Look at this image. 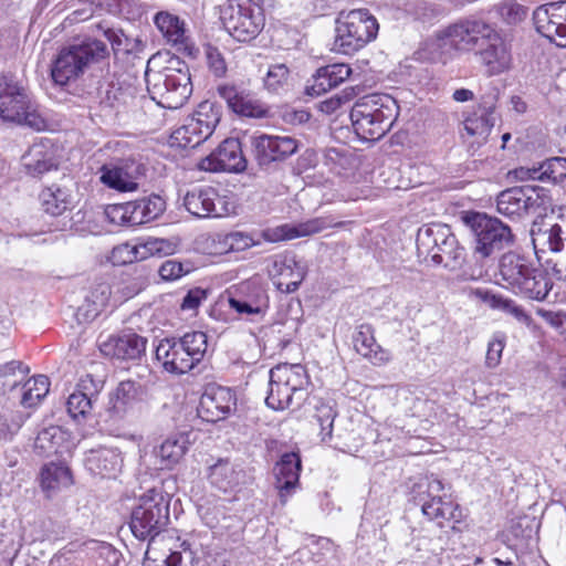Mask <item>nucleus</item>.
<instances>
[{"mask_svg":"<svg viewBox=\"0 0 566 566\" xmlns=\"http://www.w3.org/2000/svg\"><path fill=\"white\" fill-rule=\"evenodd\" d=\"M189 446L188 433H175L169 436L157 449L154 454L157 459L159 469H171L185 455Z\"/></svg>","mask_w":566,"mask_h":566,"instance_id":"e433bc0d","label":"nucleus"},{"mask_svg":"<svg viewBox=\"0 0 566 566\" xmlns=\"http://www.w3.org/2000/svg\"><path fill=\"white\" fill-rule=\"evenodd\" d=\"M497 102V91L493 88L481 96L476 108L463 118V130L475 138L478 144L486 142L492 128L495 125L494 109Z\"/></svg>","mask_w":566,"mask_h":566,"instance_id":"412c9836","label":"nucleus"},{"mask_svg":"<svg viewBox=\"0 0 566 566\" xmlns=\"http://www.w3.org/2000/svg\"><path fill=\"white\" fill-rule=\"evenodd\" d=\"M221 21L228 33L239 42L255 39L264 28V15L252 0H228L221 8Z\"/></svg>","mask_w":566,"mask_h":566,"instance_id":"9b49d317","label":"nucleus"},{"mask_svg":"<svg viewBox=\"0 0 566 566\" xmlns=\"http://www.w3.org/2000/svg\"><path fill=\"white\" fill-rule=\"evenodd\" d=\"M397 114L398 105L392 97L369 95L353 106L350 120L360 139L375 142L390 130Z\"/></svg>","mask_w":566,"mask_h":566,"instance_id":"7ed1b4c3","label":"nucleus"},{"mask_svg":"<svg viewBox=\"0 0 566 566\" xmlns=\"http://www.w3.org/2000/svg\"><path fill=\"white\" fill-rule=\"evenodd\" d=\"M50 391V379L36 375L22 381L20 403L24 408L38 406Z\"/></svg>","mask_w":566,"mask_h":566,"instance_id":"a18cd8bd","label":"nucleus"},{"mask_svg":"<svg viewBox=\"0 0 566 566\" xmlns=\"http://www.w3.org/2000/svg\"><path fill=\"white\" fill-rule=\"evenodd\" d=\"M169 496L161 489L153 488L140 495L130 515L133 535L139 541L156 542L169 524Z\"/></svg>","mask_w":566,"mask_h":566,"instance_id":"423d86ee","label":"nucleus"},{"mask_svg":"<svg viewBox=\"0 0 566 566\" xmlns=\"http://www.w3.org/2000/svg\"><path fill=\"white\" fill-rule=\"evenodd\" d=\"M29 373V366L21 360L0 364V395L13 391L22 384Z\"/></svg>","mask_w":566,"mask_h":566,"instance_id":"de8ad7c7","label":"nucleus"},{"mask_svg":"<svg viewBox=\"0 0 566 566\" xmlns=\"http://www.w3.org/2000/svg\"><path fill=\"white\" fill-rule=\"evenodd\" d=\"M520 177L551 180L554 184L563 182L566 179V158L553 157L544 161L538 168L534 169H521Z\"/></svg>","mask_w":566,"mask_h":566,"instance_id":"58836bf2","label":"nucleus"},{"mask_svg":"<svg viewBox=\"0 0 566 566\" xmlns=\"http://www.w3.org/2000/svg\"><path fill=\"white\" fill-rule=\"evenodd\" d=\"M123 459L120 452L113 448L90 450L85 458L86 468L95 475L115 476L120 470Z\"/></svg>","mask_w":566,"mask_h":566,"instance_id":"f704fd0d","label":"nucleus"},{"mask_svg":"<svg viewBox=\"0 0 566 566\" xmlns=\"http://www.w3.org/2000/svg\"><path fill=\"white\" fill-rule=\"evenodd\" d=\"M505 338L503 333H495L490 339L485 356V365L488 368H495L500 365L505 347Z\"/></svg>","mask_w":566,"mask_h":566,"instance_id":"69168bd1","label":"nucleus"},{"mask_svg":"<svg viewBox=\"0 0 566 566\" xmlns=\"http://www.w3.org/2000/svg\"><path fill=\"white\" fill-rule=\"evenodd\" d=\"M180 67H167L160 72H146L147 91L158 105L177 109L192 94V83L189 69L178 62Z\"/></svg>","mask_w":566,"mask_h":566,"instance_id":"1a4fd4ad","label":"nucleus"},{"mask_svg":"<svg viewBox=\"0 0 566 566\" xmlns=\"http://www.w3.org/2000/svg\"><path fill=\"white\" fill-rule=\"evenodd\" d=\"M20 113L19 118H13L11 122L25 125L35 130H43L46 127L45 119L36 111L30 98L27 101V107Z\"/></svg>","mask_w":566,"mask_h":566,"instance_id":"0e129e2a","label":"nucleus"},{"mask_svg":"<svg viewBox=\"0 0 566 566\" xmlns=\"http://www.w3.org/2000/svg\"><path fill=\"white\" fill-rule=\"evenodd\" d=\"M139 244V255H142L143 260H146L151 256H165L172 254L176 250L175 243L170 240L148 237L145 239H137Z\"/></svg>","mask_w":566,"mask_h":566,"instance_id":"603ef678","label":"nucleus"},{"mask_svg":"<svg viewBox=\"0 0 566 566\" xmlns=\"http://www.w3.org/2000/svg\"><path fill=\"white\" fill-rule=\"evenodd\" d=\"M530 233L535 254L539 261L543 260L546 253L558 256L566 252V218L563 216L534 221Z\"/></svg>","mask_w":566,"mask_h":566,"instance_id":"2eb2a0df","label":"nucleus"},{"mask_svg":"<svg viewBox=\"0 0 566 566\" xmlns=\"http://www.w3.org/2000/svg\"><path fill=\"white\" fill-rule=\"evenodd\" d=\"M73 447L71 432L53 424L42 428L34 441L35 452L44 457L70 453Z\"/></svg>","mask_w":566,"mask_h":566,"instance_id":"2f4dec72","label":"nucleus"},{"mask_svg":"<svg viewBox=\"0 0 566 566\" xmlns=\"http://www.w3.org/2000/svg\"><path fill=\"white\" fill-rule=\"evenodd\" d=\"M205 138L200 133L190 124V119L187 117L181 126L176 128L169 138V143L172 147L178 148H195L202 144Z\"/></svg>","mask_w":566,"mask_h":566,"instance_id":"3c124183","label":"nucleus"},{"mask_svg":"<svg viewBox=\"0 0 566 566\" xmlns=\"http://www.w3.org/2000/svg\"><path fill=\"white\" fill-rule=\"evenodd\" d=\"M135 209L133 201L111 205L106 207L105 216L115 226L134 227L138 226L134 218Z\"/></svg>","mask_w":566,"mask_h":566,"instance_id":"864d4df0","label":"nucleus"},{"mask_svg":"<svg viewBox=\"0 0 566 566\" xmlns=\"http://www.w3.org/2000/svg\"><path fill=\"white\" fill-rule=\"evenodd\" d=\"M352 342L355 352L374 366H384L391 360L390 352L377 343L375 328L368 323H363L356 327Z\"/></svg>","mask_w":566,"mask_h":566,"instance_id":"c85d7f7f","label":"nucleus"},{"mask_svg":"<svg viewBox=\"0 0 566 566\" xmlns=\"http://www.w3.org/2000/svg\"><path fill=\"white\" fill-rule=\"evenodd\" d=\"M104 387V379L94 377L92 374L82 376L76 385V391L95 400Z\"/></svg>","mask_w":566,"mask_h":566,"instance_id":"338daca9","label":"nucleus"},{"mask_svg":"<svg viewBox=\"0 0 566 566\" xmlns=\"http://www.w3.org/2000/svg\"><path fill=\"white\" fill-rule=\"evenodd\" d=\"M501 284L516 295L543 301L553 287L547 274L516 253L503 254L499 264Z\"/></svg>","mask_w":566,"mask_h":566,"instance_id":"f03ea898","label":"nucleus"},{"mask_svg":"<svg viewBox=\"0 0 566 566\" xmlns=\"http://www.w3.org/2000/svg\"><path fill=\"white\" fill-rule=\"evenodd\" d=\"M472 238V252L476 261L495 259L503 250L512 247L515 235L511 227L485 212L467 211L461 216Z\"/></svg>","mask_w":566,"mask_h":566,"instance_id":"f257e3e1","label":"nucleus"},{"mask_svg":"<svg viewBox=\"0 0 566 566\" xmlns=\"http://www.w3.org/2000/svg\"><path fill=\"white\" fill-rule=\"evenodd\" d=\"M443 484L438 479H427L419 482L412 490V501L421 509L422 514L442 527L444 521H458V505L444 501L441 496Z\"/></svg>","mask_w":566,"mask_h":566,"instance_id":"ddd939ff","label":"nucleus"},{"mask_svg":"<svg viewBox=\"0 0 566 566\" xmlns=\"http://www.w3.org/2000/svg\"><path fill=\"white\" fill-rule=\"evenodd\" d=\"M266 271L275 287L285 294L295 292L306 274L304 266L292 252L270 256Z\"/></svg>","mask_w":566,"mask_h":566,"instance_id":"6ab92c4d","label":"nucleus"},{"mask_svg":"<svg viewBox=\"0 0 566 566\" xmlns=\"http://www.w3.org/2000/svg\"><path fill=\"white\" fill-rule=\"evenodd\" d=\"M41 486L44 491L55 492L73 483L72 473L69 467L62 462H50L41 470Z\"/></svg>","mask_w":566,"mask_h":566,"instance_id":"a19ab883","label":"nucleus"},{"mask_svg":"<svg viewBox=\"0 0 566 566\" xmlns=\"http://www.w3.org/2000/svg\"><path fill=\"white\" fill-rule=\"evenodd\" d=\"M221 114V106L216 102L207 99L201 102L188 118L190 119V124L193 125L205 140H207L219 124Z\"/></svg>","mask_w":566,"mask_h":566,"instance_id":"4c0bfd02","label":"nucleus"},{"mask_svg":"<svg viewBox=\"0 0 566 566\" xmlns=\"http://www.w3.org/2000/svg\"><path fill=\"white\" fill-rule=\"evenodd\" d=\"M379 30L377 19L366 9L340 12L336 19L333 51L352 55L376 39Z\"/></svg>","mask_w":566,"mask_h":566,"instance_id":"6e6552de","label":"nucleus"},{"mask_svg":"<svg viewBox=\"0 0 566 566\" xmlns=\"http://www.w3.org/2000/svg\"><path fill=\"white\" fill-rule=\"evenodd\" d=\"M353 88H346L339 94H335L318 104V109L326 114L332 115L339 109L345 103H348L353 98Z\"/></svg>","mask_w":566,"mask_h":566,"instance_id":"774afa93","label":"nucleus"},{"mask_svg":"<svg viewBox=\"0 0 566 566\" xmlns=\"http://www.w3.org/2000/svg\"><path fill=\"white\" fill-rule=\"evenodd\" d=\"M146 387L140 381L126 379L109 394L106 412L114 422L135 417L146 397Z\"/></svg>","mask_w":566,"mask_h":566,"instance_id":"dca6fc26","label":"nucleus"},{"mask_svg":"<svg viewBox=\"0 0 566 566\" xmlns=\"http://www.w3.org/2000/svg\"><path fill=\"white\" fill-rule=\"evenodd\" d=\"M290 76L289 67L283 63L273 64L269 67L264 78V86L272 93L280 92L287 83Z\"/></svg>","mask_w":566,"mask_h":566,"instance_id":"052dcab7","label":"nucleus"},{"mask_svg":"<svg viewBox=\"0 0 566 566\" xmlns=\"http://www.w3.org/2000/svg\"><path fill=\"white\" fill-rule=\"evenodd\" d=\"M217 91L229 108L238 115L252 118H263L268 115L265 105L244 90L224 84L219 85Z\"/></svg>","mask_w":566,"mask_h":566,"instance_id":"cd10ccee","label":"nucleus"},{"mask_svg":"<svg viewBox=\"0 0 566 566\" xmlns=\"http://www.w3.org/2000/svg\"><path fill=\"white\" fill-rule=\"evenodd\" d=\"M533 21L538 33L566 48V1L539 6L533 12Z\"/></svg>","mask_w":566,"mask_h":566,"instance_id":"aec40b11","label":"nucleus"},{"mask_svg":"<svg viewBox=\"0 0 566 566\" xmlns=\"http://www.w3.org/2000/svg\"><path fill=\"white\" fill-rule=\"evenodd\" d=\"M21 164L25 174L31 177H41L45 172L56 169L57 161L51 140L34 143L22 156Z\"/></svg>","mask_w":566,"mask_h":566,"instance_id":"7c9ffc66","label":"nucleus"},{"mask_svg":"<svg viewBox=\"0 0 566 566\" xmlns=\"http://www.w3.org/2000/svg\"><path fill=\"white\" fill-rule=\"evenodd\" d=\"M241 471L235 470L229 460H219L209 469V480L220 491L228 492L239 485Z\"/></svg>","mask_w":566,"mask_h":566,"instance_id":"37998d69","label":"nucleus"},{"mask_svg":"<svg viewBox=\"0 0 566 566\" xmlns=\"http://www.w3.org/2000/svg\"><path fill=\"white\" fill-rule=\"evenodd\" d=\"M154 23L168 42L186 45L185 23L177 15L160 11L155 15Z\"/></svg>","mask_w":566,"mask_h":566,"instance_id":"c03bdc74","label":"nucleus"},{"mask_svg":"<svg viewBox=\"0 0 566 566\" xmlns=\"http://www.w3.org/2000/svg\"><path fill=\"white\" fill-rule=\"evenodd\" d=\"M250 145L258 165L264 168L286 160L298 149V140L294 137L268 134L251 136Z\"/></svg>","mask_w":566,"mask_h":566,"instance_id":"a211bd4d","label":"nucleus"},{"mask_svg":"<svg viewBox=\"0 0 566 566\" xmlns=\"http://www.w3.org/2000/svg\"><path fill=\"white\" fill-rule=\"evenodd\" d=\"M475 54L489 76L502 74L511 69V48L494 28Z\"/></svg>","mask_w":566,"mask_h":566,"instance_id":"b1692460","label":"nucleus"},{"mask_svg":"<svg viewBox=\"0 0 566 566\" xmlns=\"http://www.w3.org/2000/svg\"><path fill=\"white\" fill-rule=\"evenodd\" d=\"M352 74V69L345 63L329 64L319 67L313 75V83L306 88L310 95H321L340 85Z\"/></svg>","mask_w":566,"mask_h":566,"instance_id":"72a5a7b5","label":"nucleus"},{"mask_svg":"<svg viewBox=\"0 0 566 566\" xmlns=\"http://www.w3.org/2000/svg\"><path fill=\"white\" fill-rule=\"evenodd\" d=\"M139 251L138 240L136 239L135 241L116 245L112 251L111 259L116 265L130 264L143 261L142 255H139Z\"/></svg>","mask_w":566,"mask_h":566,"instance_id":"13d9d810","label":"nucleus"},{"mask_svg":"<svg viewBox=\"0 0 566 566\" xmlns=\"http://www.w3.org/2000/svg\"><path fill=\"white\" fill-rule=\"evenodd\" d=\"M27 419L28 415L22 411L0 409V439H11Z\"/></svg>","mask_w":566,"mask_h":566,"instance_id":"5fc2aeb1","label":"nucleus"},{"mask_svg":"<svg viewBox=\"0 0 566 566\" xmlns=\"http://www.w3.org/2000/svg\"><path fill=\"white\" fill-rule=\"evenodd\" d=\"M111 296V287L106 283L96 285L85 296L84 303L78 307L77 315L84 321H93L107 305Z\"/></svg>","mask_w":566,"mask_h":566,"instance_id":"79ce46f5","label":"nucleus"},{"mask_svg":"<svg viewBox=\"0 0 566 566\" xmlns=\"http://www.w3.org/2000/svg\"><path fill=\"white\" fill-rule=\"evenodd\" d=\"M326 228L323 219H312L298 224H283L274 229H265L261 232L232 231L224 238V243L232 252H242L252 247L260 245L262 240L279 242L295 238L307 237L321 232Z\"/></svg>","mask_w":566,"mask_h":566,"instance_id":"9d476101","label":"nucleus"},{"mask_svg":"<svg viewBox=\"0 0 566 566\" xmlns=\"http://www.w3.org/2000/svg\"><path fill=\"white\" fill-rule=\"evenodd\" d=\"M302 461L297 452H286L281 455L274 467L275 486L280 501L285 505L292 491L298 485Z\"/></svg>","mask_w":566,"mask_h":566,"instance_id":"c756f323","label":"nucleus"},{"mask_svg":"<svg viewBox=\"0 0 566 566\" xmlns=\"http://www.w3.org/2000/svg\"><path fill=\"white\" fill-rule=\"evenodd\" d=\"M235 395L227 387L208 385L200 397L198 416L207 422L224 419L235 407Z\"/></svg>","mask_w":566,"mask_h":566,"instance_id":"4be33fe9","label":"nucleus"},{"mask_svg":"<svg viewBox=\"0 0 566 566\" xmlns=\"http://www.w3.org/2000/svg\"><path fill=\"white\" fill-rule=\"evenodd\" d=\"M237 296L241 297L247 303L253 304V306L258 305L261 313L265 314L269 310V295L265 289L260 285L251 282H244L240 285Z\"/></svg>","mask_w":566,"mask_h":566,"instance_id":"6e6d98bb","label":"nucleus"},{"mask_svg":"<svg viewBox=\"0 0 566 566\" xmlns=\"http://www.w3.org/2000/svg\"><path fill=\"white\" fill-rule=\"evenodd\" d=\"M451 228L442 223H431L421 227L417 233L418 255L426 261L432 262V256L439 254L442 244L446 243L451 234Z\"/></svg>","mask_w":566,"mask_h":566,"instance_id":"473e14b6","label":"nucleus"},{"mask_svg":"<svg viewBox=\"0 0 566 566\" xmlns=\"http://www.w3.org/2000/svg\"><path fill=\"white\" fill-rule=\"evenodd\" d=\"M135 209V221L137 224L147 223L158 218L166 208L161 197L153 195L133 201Z\"/></svg>","mask_w":566,"mask_h":566,"instance_id":"09e8293b","label":"nucleus"},{"mask_svg":"<svg viewBox=\"0 0 566 566\" xmlns=\"http://www.w3.org/2000/svg\"><path fill=\"white\" fill-rule=\"evenodd\" d=\"M208 349L203 332H190L179 337H166L156 347V358L165 371L184 375L202 361Z\"/></svg>","mask_w":566,"mask_h":566,"instance_id":"20e7f679","label":"nucleus"},{"mask_svg":"<svg viewBox=\"0 0 566 566\" xmlns=\"http://www.w3.org/2000/svg\"><path fill=\"white\" fill-rule=\"evenodd\" d=\"M184 206L198 218H221L233 212L234 203L213 187L195 188L184 198Z\"/></svg>","mask_w":566,"mask_h":566,"instance_id":"f3484780","label":"nucleus"},{"mask_svg":"<svg viewBox=\"0 0 566 566\" xmlns=\"http://www.w3.org/2000/svg\"><path fill=\"white\" fill-rule=\"evenodd\" d=\"M543 205L544 189L528 185L505 189L496 197L497 212L511 220L524 219Z\"/></svg>","mask_w":566,"mask_h":566,"instance_id":"4468645a","label":"nucleus"},{"mask_svg":"<svg viewBox=\"0 0 566 566\" xmlns=\"http://www.w3.org/2000/svg\"><path fill=\"white\" fill-rule=\"evenodd\" d=\"M99 181L119 192L135 191L138 187L140 166L129 160L104 164L97 171Z\"/></svg>","mask_w":566,"mask_h":566,"instance_id":"393cba45","label":"nucleus"},{"mask_svg":"<svg viewBox=\"0 0 566 566\" xmlns=\"http://www.w3.org/2000/svg\"><path fill=\"white\" fill-rule=\"evenodd\" d=\"M39 200L42 210L52 217H60L70 211L74 206L72 190L56 184L42 189Z\"/></svg>","mask_w":566,"mask_h":566,"instance_id":"c9c22d12","label":"nucleus"},{"mask_svg":"<svg viewBox=\"0 0 566 566\" xmlns=\"http://www.w3.org/2000/svg\"><path fill=\"white\" fill-rule=\"evenodd\" d=\"M308 376L300 365L281 364L269 371L265 403L273 410H285L294 402L301 405L307 396Z\"/></svg>","mask_w":566,"mask_h":566,"instance_id":"0eeeda50","label":"nucleus"},{"mask_svg":"<svg viewBox=\"0 0 566 566\" xmlns=\"http://www.w3.org/2000/svg\"><path fill=\"white\" fill-rule=\"evenodd\" d=\"M205 59L209 71L216 77H223L227 73V63L220 50L212 45H205Z\"/></svg>","mask_w":566,"mask_h":566,"instance_id":"e2e57ef3","label":"nucleus"},{"mask_svg":"<svg viewBox=\"0 0 566 566\" xmlns=\"http://www.w3.org/2000/svg\"><path fill=\"white\" fill-rule=\"evenodd\" d=\"M133 98V92L129 86L124 87L118 83L112 82L105 90L102 102L112 108H119L127 105Z\"/></svg>","mask_w":566,"mask_h":566,"instance_id":"bf43d9fd","label":"nucleus"},{"mask_svg":"<svg viewBox=\"0 0 566 566\" xmlns=\"http://www.w3.org/2000/svg\"><path fill=\"white\" fill-rule=\"evenodd\" d=\"M93 402L91 398L74 390L66 401L67 412L73 419H85L92 411Z\"/></svg>","mask_w":566,"mask_h":566,"instance_id":"680f3d73","label":"nucleus"},{"mask_svg":"<svg viewBox=\"0 0 566 566\" xmlns=\"http://www.w3.org/2000/svg\"><path fill=\"white\" fill-rule=\"evenodd\" d=\"M206 171L241 172L247 168L241 143L237 138L224 139L219 147L200 163Z\"/></svg>","mask_w":566,"mask_h":566,"instance_id":"5701e85b","label":"nucleus"},{"mask_svg":"<svg viewBox=\"0 0 566 566\" xmlns=\"http://www.w3.org/2000/svg\"><path fill=\"white\" fill-rule=\"evenodd\" d=\"M147 339L136 333L125 332L109 335L105 339L99 336L101 353L109 358L122 360L138 359L146 350Z\"/></svg>","mask_w":566,"mask_h":566,"instance_id":"a878e982","label":"nucleus"},{"mask_svg":"<svg viewBox=\"0 0 566 566\" xmlns=\"http://www.w3.org/2000/svg\"><path fill=\"white\" fill-rule=\"evenodd\" d=\"M29 95L25 87L12 74L0 76V118L11 122L19 118L27 107Z\"/></svg>","mask_w":566,"mask_h":566,"instance_id":"bb28decb","label":"nucleus"},{"mask_svg":"<svg viewBox=\"0 0 566 566\" xmlns=\"http://www.w3.org/2000/svg\"><path fill=\"white\" fill-rule=\"evenodd\" d=\"M475 294L488 302L491 307L501 310L512 315L518 323L527 327L532 325V317L522 306L517 305L514 301L505 298L501 295L492 294L489 291L476 290Z\"/></svg>","mask_w":566,"mask_h":566,"instance_id":"49530a36","label":"nucleus"},{"mask_svg":"<svg viewBox=\"0 0 566 566\" xmlns=\"http://www.w3.org/2000/svg\"><path fill=\"white\" fill-rule=\"evenodd\" d=\"M493 27L478 19H463L436 33L432 44L449 45L460 52H470L484 44Z\"/></svg>","mask_w":566,"mask_h":566,"instance_id":"f8f14e48","label":"nucleus"},{"mask_svg":"<svg viewBox=\"0 0 566 566\" xmlns=\"http://www.w3.org/2000/svg\"><path fill=\"white\" fill-rule=\"evenodd\" d=\"M465 248L460 244L457 237L451 232L446 243L442 244L439 254L432 256V263L443 265L450 271H455L461 269L465 262Z\"/></svg>","mask_w":566,"mask_h":566,"instance_id":"ea45409f","label":"nucleus"},{"mask_svg":"<svg viewBox=\"0 0 566 566\" xmlns=\"http://www.w3.org/2000/svg\"><path fill=\"white\" fill-rule=\"evenodd\" d=\"M109 55L104 41L88 40L63 48L52 63L51 76L56 85H67L77 80L91 65Z\"/></svg>","mask_w":566,"mask_h":566,"instance_id":"39448f33","label":"nucleus"},{"mask_svg":"<svg viewBox=\"0 0 566 566\" xmlns=\"http://www.w3.org/2000/svg\"><path fill=\"white\" fill-rule=\"evenodd\" d=\"M143 566H188L182 563V554L179 551L159 549L156 542L148 543Z\"/></svg>","mask_w":566,"mask_h":566,"instance_id":"8fccbe9b","label":"nucleus"},{"mask_svg":"<svg viewBox=\"0 0 566 566\" xmlns=\"http://www.w3.org/2000/svg\"><path fill=\"white\" fill-rule=\"evenodd\" d=\"M336 411L329 402L319 401L315 406L314 418L321 428L322 440H326L332 437L334 420L336 418Z\"/></svg>","mask_w":566,"mask_h":566,"instance_id":"4d7b16f0","label":"nucleus"}]
</instances>
